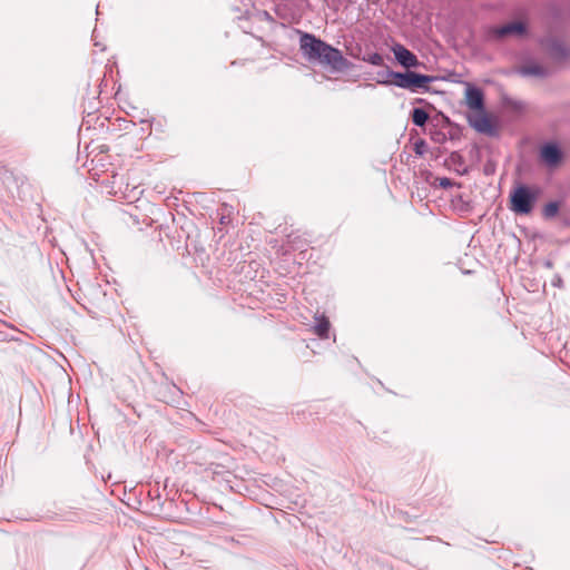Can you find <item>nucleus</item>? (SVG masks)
<instances>
[{"label": "nucleus", "mask_w": 570, "mask_h": 570, "mask_svg": "<svg viewBox=\"0 0 570 570\" xmlns=\"http://www.w3.org/2000/svg\"><path fill=\"white\" fill-rule=\"evenodd\" d=\"M465 104L469 109L480 111L484 109V96L481 89L468 85L465 88Z\"/></svg>", "instance_id": "6e6552de"}, {"label": "nucleus", "mask_w": 570, "mask_h": 570, "mask_svg": "<svg viewBox=\"0 0 570 570\" xmlns=\"http://www.w3.org/2000/svg\"><path fill=\"white\" fill-rule=\"evenodd\" d=\"M468 120L470 126L478 132L487 135H492L494 132L492 121L484 109L469 115Z\"/></svg>", "instance_id": "423d86ee"}, {"label": "nucleus", "mask_w": 570, "mask_h": 570, "mask_svg": "<svg viewBox=\"0 0 570 570\" xmlns=\"http://www.w3.org/2000/svg\"><path fill=\"white\" fill-rule=\"evenodd\" d=\"M517 72L523 77H543L547 75L546 69L538 63L522 66Z\"/></svg>", "instance_id": "f8f14e48"}, {"label": "nucleus", "mask_w": 570, "mask_h": 570, "mask_svg": "<svg viewBox=\"0 0 570 570\" xmlns=\"http://www.w3.org/2000/svg\"><path fill=\"white\" fill-rule=\"evenodd\" d=\"M540 157L546 165L553 167L560 163L561 151L558 146L548 144L541 148Z\"/></svg>", "instance_id": "9d476101"}, {"label": "nucleus", "mask_w": 570, "mask_h": 570, "mask_svg": "<svg viewBox=\"0 0 570 570\" xmlns=\"http://www.w3.org/2000/svg\"><path fill=\"white\" fill-rule=\"evenodd\" d=\"M17 501H0V521H12V520H38L40 518H45L40 513H30L28 511H14L12 509V503Z\"/></svg>", "instance_id": "39448f33"}, {"label": "nucleus", "mask_w": 570, "mask_h": 570, "mask_svg": "<svg viewBox=\"0 0 570 570\" xmlns=\"http://www.w3.org/2000/svg\"><path fill=\"white\" fill-rule=\"evenodd\" d=\"M392 51L397 62L403 67L412 68L419 66V60L416 56L409 49H406L404 46L396 43L392 47Z\"/></svg>", "instance_id": "1a4fd4ad"}, {"label": "nucleus", "mask_w": 570, "mask_h": 570, "mask_svg": "<svg viewBox=\"0 0 570 570\" xmlns=\"http://www.w3.org/2000/svg\"><path fill=\"white\" fill-rule=\"evenodd\" d=\"M365 61H367L368 63L373 65V66H382L383 65V57L377 53V52H374L372 55H370L366 59H364Z\"/></svg>", "instance_id": "2eb2a0df"}, {"label": "nucleus", "mask_w": 570, "mask_h": 570, "mask_svg": "<svg viewBox=\"0 0 570 570\" xmlns=\"http://www.w3.org/2000/svg\"><path fill=\"white\" fill-rule=\"evenodd\" d=\"M129 508L142 510L144 513L163 519L179 521L186 518L188 501H131Z\"/></svg>", "instance_id": "f03ea898"}, {"label": "nucleus", "mask_w": 570, "mask_h": 570, "mask_svg": "<svg viewBox=\"0 0 570 570\" xmlns=\"http://www.w3.org/2000/svg\"><path fill=\"white\" fill-rule=\"evenodd\" d=\"M527 31V27L521 21H512L509 23H505L501 27H495L492 29V35L500 39L509 36H523Z\"/></svg>", "instance_id": "0eeeda50"}, {"label": "nucleus", "mask_w": 570, "mask_h": 570, "mask_svg": "<svg viewBox=\"0 0 570 570\" xmlns=\"http://www.w3.org/2000/svg\"><path fill=\"white\" fill-rule=\"evenodd\" d=\"M331 324L324 315L315 316V325L313 326L314 333L321 338H327Z\"/></svg>", "instance_id": "9b49d317"}, {"label": "nucleus", "mask_w": 570, "mask_h": 570, "mask_svg": "<svg viewBox=\"0 0 570 570\" xmlns=\"http://www.w3.org/2000/svg\"><path fill=\"white\" fill-rule=\"evenodd\" d=\"M429 119V114L422 108H414L412 111V121L414 125L422 127Z\"/></svg>", "instance_id": "ddd939ff"}, {"label": "nucleus", "mask_w": 570, "mask_h": 570, "mask_svg": "<svg viewBox=\"0 0 570 570\" xmlns=\"http://www.w3.org/2000/svg\"><path fill=\"white\" fill-rule=\"evenodd\" d=\"M510 198L511 209L517 214L524 215L532 210L537 200V191L525 186H519L512 191Z\"/></svg>", "instance_id": "20e7f679"}, {"label": "nucleus", "mask_w": 570, "mask_h": 570, "mask_svg": "<svg viewBox=\"0 0 570 570\" xmlns=\"http://www.w3.org/2000/svg\"><path fill=\"white\" fill-rule=\"evenodd\" d=\"M558 210L559 207L557 203H549L543 208V215L547 218H552L557 215Z\"/></svg>", "instance_id": "4468645a"}, {"label": "nucleus", "mask_w": 570, "mask_h": 570, "mask_svg": "<svg viewBox=\"0 0 570 570\" xmlns=\"http://www.w3.org/2000/svg\"><path fill=\"white\" fill-rule=\"evenodd\" d=\"M425 142L423 140L415 144V151L419 155H422L424 153Z\"/></svg>", "instance_id": "f3484780"}, {"label": "nucleus", "mask_w": 570, "mask_h": 570, "mask_svg": "<svg viewBox=\"0 0 570 570\" xmlns=\"http://www.w3.org/2000/svg\"><path fill=\"white\" fill-rule=\"evenodd\" d=\"M439 185L443 188H449L452 186V181L450 178H446V177H442V178H439Z\"/></svg>", "instance_id": "dca6fc26"}, {"label": "nucleus", "mask_w": 570, "mask_h": 570, "mask_svg": "<svg viewBox=\"0 0 570 570\" xmlns=\"http://www.w3.org/2000/svg\"><path fill=\"white\" fill-rule=\"evenodd\" d=\"M390 77H392L393 85L402 89L411 90L413 92L419 91V89L428 88V85L434 80V78L431 76L421 75L413 71H392L390 72Z\"/></svg>", "instance_id": "7ed1b4c3"}, {"label": "nucleus", "mask_w": 570, "mask_h": 570, "mask_svg": "<svg viewBox=\"0 0 570 570\" xmlns=\"http://www.w3.org/2000/svg\"><path fill=\"white\" fill-rule=\"evenodd\" d=\"M299 48L308 61H318L328 66L333 71H344L352 66L338 49L313 35L303 33L299 39Z\"/></svg>", "instance_id": "f257e3e1"}]
</instances>
